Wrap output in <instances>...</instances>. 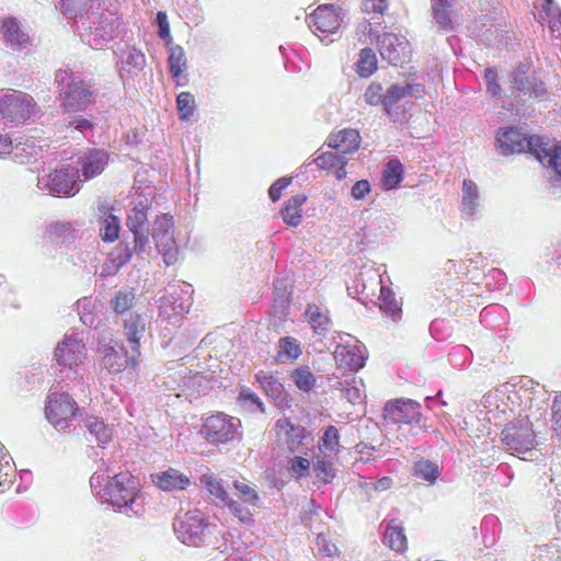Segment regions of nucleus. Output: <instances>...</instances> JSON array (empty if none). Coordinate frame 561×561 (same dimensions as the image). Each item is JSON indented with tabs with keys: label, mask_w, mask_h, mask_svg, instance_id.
<instances>
[{
	"label": "nucleus",
	"mask_w": 561,
	"mask_h": 561,
	"mask_svg": "<svg viewBox=\"0 0 561 561\" xmlns=\"http://www.w3.org/2000/svg\"><path fill=\"white\" fill-rule=\"evenodd\" d=\"M83 423L84 427H87L90 435L94 437L100 446H103L111 440L113 436L112 428L98 416H87Z\"/></svg>",
	"instance_id": "c9c22d12"
},
{
	"label": "nucleus",
	"mask_w": 561,
	"mask_h": 561,
	"mask_svg": "<svg viewBox=\"0 0 561 561\" xmlns=\"http://www.w3.org/2000/svg\"><path fill=\"white\" fill-rule=\"evenodd\" d=\"M484 80L486 83V91L492 96H500L501 95V85L497 82V73L492 68H486L484 70Z\"/></svg>",
	"instance_id": "4d7b16f0"
},
{
	"label": "nucleus",
	"mask_w": 561,
	"mask_h": 561,
	"mask_svg": "<svg viewBox=\"0 0 561 561\" xmlns=\"http://www.w3.org/2000/svg\"><path fill=\"white\" fill-rule=\"evenodd\" d=\"M0 41L12 51H30L33 35L27 24L15 16L0 19Z\"/></svg>",
	"instance_id": "1a4fd4ad"
},
{
	"label": "nucleus",
	"mask_w": 561,
	"mask_h": 561,
	"mask_svg": "<svg viewBox=\"0 0 561 561\" xmlns=\"http://www.w3.org/2000/svg\"><path fill=\"white\" fill-rule=\"evenodd\" d=\"M291 379L295 386L304 392L311 391L317 381L314 375L311 373L308 366L296 368L291 373Z\"/></svg>",
	"instance_id": "79ce46f5"
},
{
	"label": "nucleus",
	"mask_w": 561,
	"mask_h": 561,
	"mask_svg": "<svg viewBox=\"0 0 561 561\" xmlns=\"http://www.w3.org/2000/svg\"><path fill=\"white\" fill-rule=\"evenodd\" d=\"M290 182L291 178H280L274 182L268 190L270 198L273 202L279 199L282 192L290 184Z\"/></svg>",
	"instance_id": "680f3d73"
},
{
	"label": "nucleus",
	"mask_w": 561,
	"mask_h": 561,
	"mask_svg": "<svg viewBox=\"0 0 561 561\" xmlns=\"http://www.w3.org/2000/svg\"><path fill=\"white\" fill-rule=\"evenodd\" d=\"M151 205V192L135 194L126 217V226L133 236V241H122L110 253V261L115 272L128 263L135 253L150 255L152 253L151 239L167 265L176 262L179 247L174 238L173 217L168 214L158 215L151 227L148 220V210Z\"/></svg>",
	"instance_id": "f257e3e1"
},
{
	"label": "nucleus",
	"mask_w": 561,
	"mask_h": 561,
	"mask_svg": "<svg viewBox=\"0 0 561 561\" xmlns=\"http://www.w3.org/2000/svg\"><path fill=\"white\" fill-rule=\"evenodd\" d=\"M147 318L139 313H130L124 320L123 333L133 350L140 355V340L144 337L147 327Z\"/></svg>",
	"instance_id": "5701e85b"
},
{
	"label": "nucleus",
	"mask_w": 561,
	"mask_h": 561,
	"mask_svg": "<svg viewBox=\"0 0 561 561\" xmlns=\"http://www.w3.org/2000/svg\"><path fill=\"white\" fill-rule=\"evenodd\" d=\"M413 474L416 478L428 482L430 484H434L440 474V469L438 465L432 462L431 460L421 459L414 463Z\"/></svg>",
	"instance_id": "58836bf2"
},
{
	"label": "nucleus",
	"mask_w": 561,
	"mask_h": 561,
	"mask_svg": "<svg viewBox=\"0 0 561 561\" xmlns=\"http://www.w3.org/2000/svg\"><path fill=\"white\" fill-rule=\"evenodd\" d=\"M236 495L244 503L255 506L259 502L256 491L245 482L234 481Z\"/></svg>",
	"instance_id": "3c124183"
},
{
	"label": "nucleus",
	"mask_w": 561,
	"mask_h": 561,
	"mask_svg": "<svg viewBox=\"0 0 561 561\" xmlns=\"http://www.w3.org/2000/svg\"><path fill=\"white\" fill-rule=\"evenodd\" d=\"M552 423L556 431H561V394L556 397L552 404Z\"/></svg>",
	"instance_id": "774afa93"
},
{
	"label": "nucleus",
	"mask_w": 561,
	"mask_h": 561,
	"mask_svg": "<svg viewBox=\"0 0 561 561\" xmlns=\"http://www.w3.org/2000/svg\"><path fill=\"white\" fill-rule=\"evenodd\" d=\"M277 445L289 454H306L310 434L301 425H296L287 419H279L275 423Z\"/></svg>",
	"instance_id": "9d476101"
},
{
	"label": "nucleus",
	"mask_w": 561,
	"mask_h": 561,
	"mask_svg": "<svg viewBox=\"0 0 561 561\" xmlns=\"http://www.w3.org/2000/svg\"><path fill=\"white\" fill-rule=\"evenodd\" d=\"M152 481L163 491L185 490L190 484V479L175 469L152 476Z\"/></svg>",
	"instance_id": "bb28decb"
},
{
	"label": "nucleus",
	"mask_w": 561,
	"mask_h": 561,
	"mask_svg": "<svg viewBox=\"0 0 561 561\" xmlns=\"http://www.w3.org/2000/svg\"><path fill=\"white\" fill-rule=\"evenodd\" d=\"M98 352L102 354V367L110 374H119L128 365L135 369L139 363L138 357L140 355L133 353L131 348L130 352L126 351L118 343L114 345L100 343Z\"/></svg>",
	"instance_id": "dca6fc26"
},
{
	"label": "nucleus",
	"mask_w": 561,
	"mask_h": 561,
	"mask_svg": "<svg viewBox=\"0 0 561 561\" xmlns=\"http://www.w3.org/2000/svg\"><path fill=\"white\" fill-rule=\"evenodd\" d=\"M364 100L367 104L373 106L382 105L385 101V91L381 84L378 82H371L364 93Z\"/></svg>",
	"instance_id": "864d4df0"
},
{
	"label": "nucleus",
	"mask_w": 561,
	"mask_h": 561,
	"mask_svg": "<svg viewBox=\"0 0 561 561\" xmlns=\"http://www.w3.org/2000/svg\"><path fill=\"white\" fill-rule=\"evenodd\" d=\"M46 239L54 245H68L80 237L78 222L56 221L51 222L45 232Z\"/></svg>",
	"instance_id": "412c9836"
},
{
	"label": "nucleus",
	"mask_w": 561,
	"mask_h": 561,
	"mask_svg": "<svg viewBox=\"0 0 561 561\" xmlns=\"http://www.w3.org/2000/svg\"><path fill=\"white\" fill-rule=\"evenodd\" d=\"M546 21L554 36L561 37V10L553 0H540Z\"/></svg>",
	"instance_id": "4c0bfd02"
},
{
	"label": "nucleus",
	"mask_w": 561,
	"mask_h": 561,
	"mask_svg": "<svg viewBox=\"0 0 561 561\" xmlns=\"http://www.w3.org/2000/svg\"><path fill=\"white\" fill-rule=\"evenodd\" d=\"M93 493L102 503H108L128 516H140L144 513L138 480L129 472L110 476L108 467L102 466L90 478Z\"/></svg>",
	"instance_id": "7ed1b4c3"
},
{
	"label": "nucleus",
	"mask_w": 561,
	"mask_h": 561,
	"mask_svg": "<svg viewBox=\"0 0 561 561\" xmlns=\"http://www.w3.org/2000/svg\"><path fill=\"white\" fill-rule=\"evenodd\" d=\"M274 291L276 295V298L279 300L280 304H286L289 301L290 297V289L289 286L284 278H277L274 282Z\"/></svg>",
	"instance_id": "052dcab7"
},
{
	"label": "nucleus",
	"mask_w": 561,
	"mask_h": 561,
	"mask_svg": "<svg viewBox=\"0 0 561 561\" xmlns=\"http://www.w3.org/2000/svg\"><path fill=\"white\" fill-rule=\"evenodd\" d=\"M309 28L322 41L334 34L341 26L340 8L334 4L319 5L306 19Z\"/></svg>",
	"instance_id": "2eb2a0df"
},
{
	"label": "nucleus",
	"mask_w": 561,
	"mask_h": 561,
	"mask_svg": "<svg viewBox=\"0 0 561 561\" xmlns=\"http://www.w3.org/2000/svg\"><path fill=\"white\" fill-rule=\"evenodd\" d=\"M201 483L214 496L217 505H226L229 503V493L224 486L222 480L217 478L214 473H205L201 477Z\"/></svg>",
	"instance_id": "2f4dec72"
},
{
	"label": "nucleus",
	"mask_w": 561,
	"mask_h": 561,
	"mask_svg": "<svg viewBox=\"0 0 561 561\" xmlns=\"http://www.w3.org/2000/svg\"><path fill=\"white\" fill-rule=\"evenodd\" d=\"M451 4H432L433 18L436 23L443 28L451 27L450 11Z\"/></svg>",
	"instance_id": "5fc2aeb1"
},
{
	"label": "nucleus",
	"mask_w": 561,
	"mask_h": 561,
	"mask_svg": "<svg viewBox=\"0 0 561 561\" xmlns=\"http://www.w3.org/2000/svg\"><path fill=\"white\" fill-rule=\"evenodd\" d=\"M369 192V182L367 180H360L353 185L351 193L355 199H364Z\"/></svg>",
	"instance_id": "338daca9"
},
{
	"label": "nucleus",
	"mask_w": 561,
	"mask_h": 561,
	"mask_svg": "<svg viewBox=\"0 0 561 561\" xmlns=\"http://www.w3.org/2000/svg\"><path fill=\"white\" fill-rule=\"evenodd\" d=\"M333 355L337 367L350 371L363 368L367 357L365 346L351 335H346V341L336 345Z\"/></svg>",
	"instance_id": "f3484780"
},
{
	"label": "nucleus",
	"mask_w": 561,
	"mask_h": 561,
	"mask_svg": "<svg viewBox=\"0 0 561 561\" xmlns=\"http://www.w3.org/2000/svg\"><path fill=\"white\" fill-rule=\"evenodd\" d=\"M461 211L465 217H472L479 207V190L471 180L462 183Z\"/></svg>",
	"instance_id": "c756f323"
},
{
	"label": "nucleus",
	"mask_w": 561,
	"mask_h": 561,
	"mask_svg": "<svg viewBox=\"0 0 561 561\" xmlns=\"http://www.w3.org/2000/svg\"><path fill=\"white\" fill-rule=\"evenodd\" d=\"M36 102L22 91L8 90L0 96V114L12 123H23L35 113Z\"/></svg>",
	"instance_id": "0eeeda50"
},
{
	"label": "nucleus",
	"mask_w": 561,
	"mask_h": 561,
	"mask_svg": "<svg viewBox=\"0 0 561 561\" xmlns=\"http://www.w3.org/2000/svg\"><path fill=\"white\" fill-rule=\"evenodd\" d=\"M65 13L80 23V37L93 49H103L117 35L121 24L117 13L102 0H61Z\"/></svg>",
	"instance_id": "f03ea898"
},
{
	"label": "nucleus",
	"mask_w": 561,
	"mask_h": 561,
	"mask_svg": "<svg viewBox=\"0 0 561 561\" xmlns=\"http://www.w3.org/2000/svg\"><path fill=\"white\" fill-rule=\"evenodd\" d=\"M241 405L251 412H264V404L261 399L249 388L241 389L238 398Z\"/></svg>",
	"instance_id": "09e8293b"
},
{
	"label": "nucleus",
	"mask_w": 561,
	"mask_h": 561,
	"mask_svg": "<svg viewBox=\"0 0 561 561\" xmlns=\"http://www.w3.org/2000/svg\"><path fill=\"white\" fill-rule=\"evenodd\" d=\"M108 163V153L103 149H88L77 160L79 174L88 181L100 175Z\"/></svg>",
	"instance_id": "aec40b11"
},
{
	"label": "nucleus",
	"mask_w": 561,
	"mask_h": 561,
	"mask_svg": "<svg viewBox=\"0 0 561 561\" xmlns=\"http://www.w3.org/2000/svg\"><path fill=\"white\" fill-rule=\"evenodd\" d=\"M540 152H537L536 159L543 165L551 167L556 174L561 176V144H551L549 140H543V145L539 147Z\"/></svg>",
	"instance_id": "c85d7f7f"
},
{
	"label": "nucleus",
	"mask_w": 561,
	"mask_h": 561,
	"mask_svg": "<svg viewBox=\"0 0 561 561\" xmlns=\"http://www.w3.org/2000/svg\"><path fill=\"white\" fill-rule=\"evenodd\" d=\"M341 397L343 399L347 400L352 404H355V403L360 401V399H362V391L356 386L355 377H353V379L350 381V383L344 389V391L341 394Z\"/></svg>",
	"instance_id": "bf43d9fd"
},
{
	"label": "nucleus",
	"mask_w": 561,
	"mask_h": 561,
	"mask_svg": "<svg viewBox=\"0 0 561 561\" xmlns=\"http://www.w3.org/2000/svg\"><path fill=\"white\" fill-rule=\"evenodd\" d=\"M379 300L380 309L388 313L390 317L396 319V317L400 314L401 309L394 298L393 293L390 289L381 287Z\"/></svg>",
	"instance_id": "49530a36"
},
{
	"label": "nucleus",
	"mask_w": 561,
	"mask_h": 561,
	"mask_svg": "<svg viewBox=\"0 0 561 561\" xmlns=\"http://www.w3.org/2000/svg\"><path fill=\"white\" fill-rule=\"evenodd\" d=\"M404 90L402 89V85L399 84H392L385 91V101L382 103V106L385 108V112L391 116L396 108L397 104L404 99Z\"/></svg>",
	"instance_id": "c03bdc74"
},
{
	"label": "nucleus",
	"mask_w": 561,
	"mask_h": 561,
	"mask_svg": "<svg viewBox=\"0 0 561 561\" xmlns=\"http://www.w3.org/2000/svg\"><path fill=\"white\" fill-rule=\"evenodd\" d=\"M357 73L360 77H369L377 69V57L371 48H363L356 62Z\"/></svg>",
	"instance_id": "ea45409f"
},
{
	"label": "nucleus",
	"mask_w": 561,
	"mask_h": 561,
	"mask_svg": "<svg viewBox=\"0 0 561 561\" xmlns=\"http://www.w3.org/2000/svg\"><path fill=\"white\" fill-rule=\"evenodd\" d=\"M118 59L121 77H123L124 73L129 76L137 75L146 66L144 53L135 46H126L119 49Z\"/></svg>",
	"instance_id": "393cba45"
},
{
	"label": "nucleus",
	"mask_w": 561,
	"mask_h": 561,
	"mask_svg": "<svg viewBox=\"0 0 561 561\" xmlns=\"http://www.w3.org/2000/svg\"><path fill=\"white\" fill-rule=\"evenodd\" d=\"M227 507L231 511V513L242 523H248L251 520V512L248 507L240 504L238 501L229 499V503H226Z\"/></svg>",
	"instance_id": "13d9d810"
},
{
	"label": "nucleus",
	"mask_w": 561,
	"mask_h": 561,
	"mask_svg": "<svg viewBox=\"0 0 561 561\" xmlns=\"http://www.w3.org/2000/svg\"><path fill=\"white\" fill-rule=\"evenodd\" d=\"M174 531L185 545L199 546L204 541L207 524L204 514L198 511H188L174 522Z\"/></svg>",
	"instance_id": "4468645a"
},
{
	"label": "nucleus",
	"mask_w": 561,
	"mask_h": 561,
	"mask_svg": "<svg viewBox=\"0 0 561 561\" xmlns=\"http://www.w3.org/2000/svg\"><path fill=\"white\" fill-rule=\"evenodd\" d=\"M503 447L512 455L527 454L535 447V432L528 417L507 423L501 433Z\"/></svg>",
	"instance_id": "423d86ee"
},
{
	"label": "nucleus",
	"mask_w": 561,
	"mask_h": 561,
	"mask_svg": "<svg viewBox=\"0 0 561 561\" xmlns=\"http://www.w3.org/2000/svg\"><path fill=\"white\" fill-rule=\"evenodd\" d=\"M241 421L218 412L204 419L201 435L213 445H226L242 438Z\"/></svg>",
	"instance_id": "39448f33"
},
{
	"label": "nucleus",
	"mask_w": 561,
	"mask_h": 561,
	"mask_svg": "<svg viewBox=\"0 0 561 561\" xmlns=\"http://www.w3.org/2000/svg\"><path fill=\"white\" fill-rule=\"evenodd\" d=\"M178 110L182 119H187L194 112V96L188 92H182L176 99Z\"/></svg>",
	"instance_id": "6e6d98bb"
},
{
	"label": "nucleus",
	"mask_w": 561,
	"mask_h": 561,
	"mask_svg": "<svg viewBox=\"0 0 561 561\" xmlns=\"http://www.w3.org/2000/svg\"><path fill=\"white\" fill-rule=\"evenodd\" d=\"M256 381L260 383L261 388L265 392V394L275 401L277 404H280L286 399V392L283 383L276 378L274 375L260 371L256 374Z\"/></svg>",
	"instance_id": "cd10ccee"
},
{
	"label": "nucleus",
	"mask_w": 561,
	"mask_h": 561,
	"mask_svg": "<svg viewBox=\"0 0 561 561\" xmlns=\"http://www.w3.org/2000/svg\"><path fill=\"white\" fill-rule=\"evenodd\" d=\"M55 82L60 89L62 106L68 112L84 110L92 102L93 91L79 77L70 71L59 69L55 73Z\"/></svg>",
	"instance_id": "20e7f679"
},
{
	"label": "nucleus",
	"mask_w": 561,
	"mask_h": 561,
	"mask_svg": "<svg viewBox=\"0 0 561 561\" xmlns=\"http://www.w3.org/2000/svg\"><path fill=\"white\" fill-rule=\"evenodd\" d=\"M289 471L291 476L296 479H301L304 477H307L310 472L311 462L309 459L301 457V456H295L290 458L288 462Z\"/></svg>",
	"instance_id": "603ef678"
},
{
	"label": "nucleus",
	"mask_w": 561,
	"mask_h": 561,
	"mask_svg": "<svg viewBox=\"0 0 561 561\" xmlns=\"http://www.w3.org/2000/svg\"><path fill=\"white\" fill-rule=\"evenodd\" d=\"M312 470L316 478L324 484L330 483L335 478V469L331 455L319 454L314 456L312 460Z\"/></svg>",
	"instance_id": "473e14b6"
},
{
	"label": "nucleus",
	"mask_w": 561,
	"mask_h": 561,
	"mask_svg": "<svg viewBox=\"0 0 561 561\" xmlns=\"http://www.w3.org/2000/svg\"><path fill=\"white\" fill-rule=\"evenodd\" d=\"M190 298H184L178 288L172 287V290L159 299V316L171 319L182 316L187 312Z\"/></svg>",
	"instance_id": "b1692460"
},
{
	"label": "nucleus",
	"mask_w": 561,
	"mask_h": 561,
	"mask_svg": "<svg viewBox=\"0 0 561 561\" xmlns=\"http://www.w3.org/2000/svg\"><path fill=\"white\" fill-rule=\"evenodd\" d=\"M80 183L79 169L71 165L37 178V187L49 194L75 195L80 190Z\"/></svg>",
	"instance_id": "6e6552de"
},
{
	"label": "nucleus",
	"mask_w": 561,
	"mask_h": 561,
	"mask_svg": "<svg viewBox=\"0 0 561 561\" xmlns=\"http://www.w3.org/2000/svg\"><path fill=\"white\" fill-rule=\"evenodd\" d=\"M403 179V165L397 159H391L382 171L380 180L383 190L389 191L396 188Z\"/></svg>",
	"instance_id": "f704fd0d"
},
{
	"label": "nucleus",
	"mask_w": 561,
	"mask_h": 561,
	"mask_svg": "<svg viewBox=\"0 0 561 561\" xmlns=\"http://www.w3.org/2000/svg\"><path fill=\"white\" fill-rule=\"evenodd\" d=\"M348 161L347 157L341 154L339 151L323 152L319 154L314 162L321 169L334 168L335 165L346 164Z\"/></svg>",
	"instance_id": "8fccbe9b"
},
{
	"label": "nucleus",
	"mask_w": 561,
	"mask_h": 561,
	"mask_svg": "<svg viewBox=\"0 0 561 561\" xmlns=\"http://www.w3.org/2000/svg\"><path fill=\"white\" fill-rule=\"evenodd\" d=\"M156 22L159 26V32H158L159 36L162 39L170 37V25H169L167 13L159 11L157 13Z\"/></svg>",
	"instance_id": "69168bd1"
},
{
	"label": "nucleus",
	"mask_w": 561,
	"mask_h": 561,
	"mask_svg": "<svg viewBox=\"0 0 561 561\" xmlns=\"http://www.w3.org/2000/svg\"><path fill=\"white\" fill-rule=\"evenodd\" d=\"M308 323L316 332H323L328 330L329 318L320 311L316 305H308L305 311Z\"/></svg>",
	"instance_id": "37998d69"
},
{
	"label": "nucleus",
	"mask_w": 561,
	"mask_h": 561,
	"mask_svg": "<svg viewBox=\"0 0 561 561\" xmlns=\"http://www.w3.org/2000/svg\"><path fill=\"white\" fill-rule=\"evenodd\" d=\"M378 42V50L382 59L397 66L410 58V44L408 39L394 33H385L381 36L375 35Z\"/></svg>",
	"instance_id": "a211bd4d"
},
{
	"label": "nucleus",
	"mask_w": 561,
	"mask_h": 561,
	"mask_svg": "<svg viewBox=\"0 0 561 561\" xmlns=\"http://www.w3.org/2000/svg\"><path fill=\"white\" fill-rule=\"evenodd\" d=\"M306 202V196L297 194L291 196L282 209V218L284 222L291 227H297L301 221V206Z\"/></svg>",
	"instance_id": "72a5a7b5"
},
{
	"label": "nucleus",
	"mask_w": 561,
	"mask_h": 561,
	"mask_svg": "<svg viewBox=\"0 0 561 561\" xmlns=\"http://www.w3.org/2000/svg\"><path fill=\"white\" fill-rule=\"evenodd\" d=\"M100 236L104 241H115L121 231V219L114 214V208L107 203H100L98 206Z\"/></svg>",
	"instance_id": "4be33fe9"
},
{
	"label": "nucleus",
	"mask_w": 561,
	"mask_h": 561,
	"mask_svg": "<svg viewBox=\"0 0 561 561\" xmlns=\"http://www.w3.org/2000/svg\"><path fill=\"white\" fill-rule=\"evenodd\" d=\"M169 66L173 77L178 78L182 75L186 67V58L181 46H173L169 49Z\"/></svg>",
	"instance_id": "a18cd8bd"
},
{
	"label": "nucleus",
	"mask_w": 561,
	"mask_h": 561,
	"mask_svg": "<svg viewBox=\"0 0 561 561\" xmlns=\"http://www.w3.org/2000/svg\"><path fill=\"white\" fill-rule=\"evenodd\" d=\"M77 402L66 392H51L47 397L45 415L50 424L57 428H66L76 416Z\"/></svg>",
	"instance_id": "f8f14e48"
},
{
	"label": "nucleus",
	"mask_w": 561,
	"mask_h": 561,
	"mask_svg": "<svg viewBox=\"0 0 561 561\" xmlns=\"http://www.w3.org/2000/svg\"><path fill=\"white\" fill-rule=\"evenodd\" d=\"M135 294L131 289H124L116 293L111 304L115 312L123 313L134 306Z\"/></svg>",
	"instance_id": "de8ad7c7"
},
{
	"label": "nucleus",
	"mask_w": 561,
	"mask_h": 561,
	"mask_svg": "<svg viewBox=\"0 0 561 561\" xmlns=\"http://www.w3.org/2000/svg\"><path fill=\"white\" fill-rule=\"evenodd\" d=\"M340 435L335 426H328L320 439L319 449L320 454H334L339 453Z\"/></svg>",
	"instance_id": "a19ab883"
},
{
	"label": "nucleus",
	"mask_w": 561,
	"mask_h": 561,
	"mask_svg": "<svg viewBox=\"0 0 561 561\" xmlns=\"http://www.w3.org/2000/svg\"><path fill=\"white\" fill-rule=\"evenodd\" d=\"M386 9V0H364L362 2V10L366 13L375 12L382 14Z\"/></svg>",
	"instance_id": "0e129e2a"
},
{
	"label": "nucleus",
	"mask_w": 561,
	"mask_h": 561,
	"mask_svg": "<svg viewBox=\"0 0 561 561\" xmlns=\"http://www.w3.org/2000/svg\"><path fill=\"white\" fill-rule=\"evenodd\" d=\"M419 402L411 399H398L388 402L383 409L385 419L394 424H408L412 427L426 430L425 420L420 411Z\"/></svg>",
	"instance_id": "ddd939ff"
},
{
	"label": "nucleus",
	"mask_w": 561,
	"mask_h": 561,
	"mask_svg": "<svg viewBox=\"0 0 561 561\" xmlns=\"http://www.w3.org/2000/svg\"><path fill=\"white\" fill-rule=\"evenodd\" d=\"M360 136L356 129H343L332 134L328 139V146L345 156L355 152L359 148Z\"/></svg>",
	"instance_id": "a878e982"
},
{
	"label": "nucleus",
	"mask_w": 561,
	"mask_h": 561,
	"mask_svg": "<svg viewBox=\"0 0 561 561\" xmlns=\"http://www.w3.org/2000/svg\"><path fill=\"white\" fill-rule=\"evenodd\" d=\"M383 543L397 552H403L407 549L408 542L404 529L393 519L388 523L385 529Z\"/></svg>",
	"instance_id": "7c9ffc66"
},
{
	"label": "nucleus",
	"mask_w": 561,
	"mask_h": 561,
	"mask_svg": "<svg viewBox=\"0 0 561 561\" xmlns=\"http://www.w3.org/2000/svg\"><path fill=\"white\" fill-rule=\"evenodd\" d=\"M55 358L60 366L71 368L85 358V345L78 334H66L55 350Z\"/></svg>",
	"instance_id": "6ab92c4d"
},
{
	"label": "nucleus",
	"mask_w": 561,
	"mask_h": 561,
	"mask_svg": "<svg viewBox=\"0 0 561 561\" xmlns=\"http://www.w3.org/2000/svg\"><path fill=\"white\" fill-rule=\"evenodd\" d=\"M512 83L514 84V87L517 90L522 91L525 95H526V92L529 90V87H530V81L525 76V71L520 70V69H517V70H515L513 72V75H512Z\"/></svg>",
	"instance_id": "e2e57ef3"
},
{
	"label": "nucleus",
	"mask_w": 561,
	"mask_h": 561,
	"mask_svg": "<svg viewBox=\"0 0 561 561\" xmlns=\"http://www.w3.org/2000/svg\"><path fill=\"white\" fill-rule=\"evenodd\" d=\"M496 144L502 154H512L520 152H530L536 157L540 152V145H543V139L540 137H527L517 128L501 129L496 136Z\"/></svg>",
	"instance_id": "9b49d317"
},
{
	"label": "nucleus",
	"mask_w": 561,
	"mask_h": 561,
	"mask_svg": "<svg viewBox=\"0 0 561 561\" xmlns=\"http://www.w3.org/2000/svg\"><path fill=\"white\" fill-rule=\"evenodd\" d=\"M277 347L276 360L279 363L295 360L302 353L300 343L291 336L280 337Z\"/></svg>",
	"instance_id": "e433bc0d"
}]
</instances>
